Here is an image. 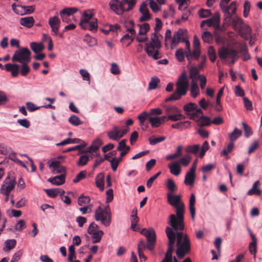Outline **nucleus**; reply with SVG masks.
<instances>
[{"instance_id": "f257e3e1", "label": "nucleus", "mask_w": 262, "mask_h": 262, "mask_svg": "<svg viewBox=\"0 0 262 262\" xmlns=\"http://www.w3.org/2000/svg\"><path fill=\"white\" fill-rule=\"evenodd\" d=\"M168 203L176 208V215L170 214L168 217V224L170 226V228L178 230H184V204L181 201L180 195H173L171 193L167 194Z\"/></svg>"}, {"instance_id": "f03ea898", "label": "nucleus", "mask_w": 262, "mask_h": 262, "mask_svg": "<svg viewBox=\"0 0 262 262\" xmlns=\"http://www.w3.org/2000/svg\"><path fill=\"white\" fill-rule=\"evenodd\" d=\"M183 230L173 229L175 239L177 238L176 254L179 259L183 258L190 252L191 249L190 239L187 234H184Z\"/></svg>"}, {"instance_id": "7ed1b4c3", "label": "nucleus", "mask_w": 262, "mask_h": 262, "mask_svg": "<svg viewBox=\"0 0 262 262\" xmlns=\"http://www.w3.org/2000/svg\"><path fill=\"white\" fill-rule=\"evenodd\" d=\"M176 86V91L170 97L165 99L166 102L179 100L182 96L186 95L188 89L189 82L185 72H183L179 77Z\"/></svg>"}, {"instance_id": "20e7f679", "label": "nucleus", "mask_w": 262, "mask_h": 262, "mask_svg": "<svg viewBox=\"0 0 262 262\" xmlns=\"http://www.w3.org/2000/svg\"><path fill=\"white\" fill-rule=\"evenodd\" d=\"M136 3V0H111L109 3L111 9L117 15L132 10Z\"/></svg>"}, {"instance_id": "39448f33", "label": "nucleus", "mask_w": 262, "mask_h": 262, "mask_svg": "<svg viewBox=\"0 0 262 262\" xmlns=\"http://www.w3.org/2000/svg\"><path fill=\"white\" fill-rule=\"evenodd\" d=\"M161 47V42L159 40L158 34L154 32L151 34L150 41L147 42L145 45V50L147 54L157 60L160 58L159 56V49Z\"/></svg>"}, {"instance_id": "423d86ee", "label": "nucleus", "mask_w": 262, "mask_h": 262, "mask_svg": "<svg viewBox=\"0 0 262 262\" xmlns=\"http://www.w3.org/2000/svg\"><path fill=\"white\" fill-rule=\"evenodd\" d=\"M93 14L91 10L84 12L79 23L80 27L84 30H89L95 32L97 30V19L93 17Z\"/></svg>"}, {"instance_id": "0eeeda50", "label": "nucleus", "mask_w": 262, "mask_h": 262, "mask_svg": "<svg viewBox=\"0 0 262 262\" xmlns=\"http://www.w3.org/2000/svg\"><path fill=\"white\" fill-rule=\"evenodd\" d=\"M111 212L108 206L102 209L99 206L95 211V219L97 221H101V224L108 227L111 223Z\"/></svg>"}, {"instance_id": "6e6552de", "label": "nucleus", "mask_w": 262, "mask_h": 262, "mask_svg": "<svg viewBox=\"0 0 262 262\" xmlns=\"http://www.w3.org/2000/svg\"><path fill=\"white\" fill-rule=\"evenodd\" d=\"M165 233L168 239V249L165 257L161 262H172V260L173 261L172 254L174 250L173 245L175 243V235L172 231V229L170 228L169 227H166Z\"/></svg>"}, {"instance_id": "1a4fd4ad", "label": "nucleus", "mask_w": 262, "mask_h": 262, "mask_svg": "<svg viewBox=\"0 0 262 262\" xmlns=\"http://www.w3.org/2000/svg\"><path fill=\"white\" fill-rule=\"evenodd\" d=\"M31 51L27 48H23L16 50L12 57L13 62H19L20 63L29 62L31 61Z\"/></svg>"}, {"instance_id": "9d476101", "label": "nucleus", "mask_w": 262, "mask_h": 262, "mask_svg": "<svg viewBox=\"0 0 262 262\" xmlns=\"http://www.w3.org/2000/svg\"><path fill=\"white\" fill-rule=\"evenodd\" d=\"M235 14L236 13L232 14V11L228 13V14H224V23L227 26H232L235 30H238L243 24V21L242 18Z\"/></svg>"}, {"instance_id": "9b49d317", "label": "nucleus", "mask_w": 262, "mask_h": 262, "mask_svg": "<svg viewBox=\"0 0 262 262\" xmlns=\"http://www.w3.org/2000/svg\"><path fill=\"white\" fill-rule=\"evenodd\" d=\"M140 233L146 237L147 249L150 251L154 250L156 242V234L153 228H143Z\"/></svg>"}, {"instance_id": "f8f14e48", "label": "nucleus", "mask_w": 262, "mask_h": 262, "mask_svg": "<svg viewBox=\"0 0 262 262\" xmlns=\"http://www.w3.org/2000/svg\"><path fill=\"white\" fill-rule=\"evenodd\" d=\"M218 53L220 58L222 59L227 58H232L231 62L232 64H234L236 60L237 52L233 49L222 48L219 50Z\"/></svg>"}, {"instance_id": "ddd939ff", "label": "nucleus", "mask_w": 262, "mask_h": 262, "mask_svg": "<svg viewBox=\"0 0 262 262\" xmlns=\"http://www.w3.org/2000/svg\"><path fill=\"white\" fill-rule=\"evenodd\" d=\"M230 0H221L220 3V7L224 13L228 14L230 12V10L232 11V14L236 13L237 10L236 2L235 1L232 2L230 5L228 4Z\"/></svg>"}, {"instance_id": "4468645a", "label": "nucleus", "mask_w": 262, "mask_h": 262, "mask_svg": "<svg viewBox=\"0 0 262 262\" xmlns=\"http://www.w3.org/2000/svg\"><path fill=\"white\" fill-rule=\"evenodd\" d=\"M49 167L52 168V172L54 174L63 173L66 174L65 167L60 165V162L57 160L52 161L49 165Z\"/></svg>"}, {"instance_id": "2eb2a0df", "label": "nucleus", "mask_w": 262, "mask_h": 262, "mask_svg": "<svg viewBox=\"0 0 262 262\" xmlns=\"http://www.w3.org/2000/svg\"><path fill=\"white\" fill-rule=\"evenodd\" d=\"M49 24L51 28L52 31L54 33V35H56L60 27V19L57 16L51 17L49 19Z\"/></svg>"}, {"instance_id": "dca6fc26", "label": "nucleus", "mask_w": 262, "mask_h": 262, "mask_svg": "<svg viewBox=\"0 0 262 262\" xmlns=\"http://www.w3.org/2000/svg\"><path fill=\"white\" fill-rule=\"evenodd\" d=\"M220 14L218 13H216L211 18L203 20L201 24V27L203 28L204 27L205 23H208L209 27L218 26L220 23Z\"/></svg>"}, {"instance_id": "f3484780", "label": "nucleus", "mask_w": 262, "mask_h": 262, "mask_svg": "<svg viewBox=\"0 0 262 262\" xmlns=\"http://www.w3.org/2000/svg\"><path fill=\"white\" fill-rule=\"evenodd\" d=\"M170 172L176 176H179L181 172V166L178 162L174 161L169 163L168 165Z\"/></svg>"}, {"instance_id": "a211bd4d", "label": "nucleus", "mask_w": 262, "mask_h": 262, "mask_svg": "<svg viewBox=\"0 0 262 262\" xmlns=\"http://www.w3.org/2000/svg\"><path fill=\"white\" fill-rule=\"evenodd\" d=\"M102 144V141L100 139H96L95 140L92 145L87 148L85 150H83L82 152H96L99 149L100 146Z\"/></svg>"}, {"instance_id": "6ab92c4d", "label": "nucleus", "mask_w": 262, "mask_h": 262, "mask_svg": "<svg viewBox=\"0 0 262 262\" xmlns=\"http://www.w3.org/2000/svg\"><path fill=\"white\" fill-rule=\"evenodd\" d=\"M241 33V36L246 39H247L251 35L252 29L251 27L246 24H243L238 29Z\"/></svg>"}, {"instance_id": "aec40b11", "label": "nucleus", "mask_w": 262, "mask_h": 262, "mask_svg": "<svg viewBox=\"0 0 262 262\" xmlns=\"http://www.w3.org/2000/svg\"><path fill=\"white\" fill-rule=\"evenodd\" d=\"M195 196L193 193L191 194L189 201V209L192 220L195 219Z\"/></svg>"}, {"instance_id": "412c9836", "label": "nucleus", "mask_w": 262, "mask_h": 262, "mask_svg": "<svg viewBox=\"0 0 262 262\" xmlns=\"http://www.w3.org/2000/svg\"><path fill=\"white\" fill-rule=\"evenodd\" d=\"M34 23L35 20L32 16L22 17L19 19L20 24L28 28H31L33 27Z\"/></svg>"}, {"instance_id": "4be33fe9", "label": "nucleus", "mask_w": 262, "mask_h": 262, "mask_svg": "<svg viewBox=\"0 0 262 262\" xmlns=\"http://www.w3.org/2000/svg\"><path fill=\"white\" fill-rule=\"evenodd\" d=\"M65 178V174L63 173L62 174L55 176L53 178H50L49 179L48 181L51 182L53 185L59 186L64 183Z\"/></svg>"}, {"instance_id": "5701e85b", "label": "nucleus", "mask_w": 262, "mask_h": 262, "mask_svg": "<svg viewBox=\"0 0 262 262\" xmlns=\"http://www.w3.org/2000/svg\"><path fill=\"white\" fill-rule=\"evenodd\" d=\"M195 179V172L188 171L185 176L184 183L186 185L192 187L193 186L194 181Z\"/></svg>"}, {"instance_id": "b1692460", "label": "nucleus", "mask_w": 262, "mask_h": 262, "mask_svg": "<svg viewBox=\"0 0 262 262\" xmlns=\"http://www.w3.org/2000/svg\"><path fill=\"white\" fill-rule=\"evenodd\" d=\"M200 49L193 48L192 52L191 51L186 53V57L189 62L193 59L198 60L200 56Z\"/></svg>"}, {"instance_id": "393cba45", "label": "nucleus", "mask_w": 262, "mask_h": 262, "mask_svg": "<svg viewBox=\"0 0 262 262\" xmlns=\"http://www.w3.org/2000/svg\"><path fill=\"white\" fill-rule=\"evenodd\" d=\"M183 30L179 29L174 33L173 38L171 41V46H177L182 40L183 37Z\"/></svg>"}, {"instance_id": "a878e982", "label": "nucleus", "mask_w": 262, "mask_h": 262, "mask_svg": "<svg viewBox=\"0 0 262 262\" xmlns=\"http://www.w3.org/2000/svg\"><path fill=\"white\" fill-rule=\"evenodd\" d=\"M182 149L183 146L182 145L178 146L176 152L174 154L167 155L165 159L167 161H170L181 156L182 155Z\"/></svg>"}, {"instance_id": "bb28decb", "label": "nucleus", "mask_w": 262, "mask_h": 262, "mask_svg": "<svg viewBox=\"0 0 262 262\" xmlns=\"http://www.w3.org/2000/svg\"><path fill=\"white\" fill-rule=\"evenodd\" d=\"M120 130L117 127H114L112 130L108 132L107 134L110 139L118 140L119 139V133Z\"/></svg>"}, {"instance_id": "cd10ccee", "label": "nucleus", "mask_w": 262, "mask_h": 262, "mask_svg": "<svg viewBox=\"0 0 262 262\" xmlns=\"http://www.w3.org/2000/svg\"><path fill=\"white\" fill-rule=\"evenodd\" d=\"M125 27L126 29V31L132 34V35H136V32L134 28L135 23L133 20H128L125 23Z\"/></svg>"}, {"instance_id": "c85d7f7f", "label": "nucleus", "mask_w": 262, "mask_h": 262, "mask_svg": "<svg viewBox=\"0 0 262 262\" xmlns=\"http://www.w3.org/2000/svg\"><path fill=\"white\" fill-rule=\"evenodd\" d=\"M91 201V199L88 196L81 194L78 198V204L80 206H88Z\"/></svg>"}, {"instance_id": "c756f323", "label": "nucleus", "mask_w": 262, "mask_h": 262, "mask_svg": "<svg viewBox=\"0 0 262 262\" xmlns=\"http://www.w3.org/2000/svg\"><path fill=\"white\" fill-rule=\"evenodd\" d=\"M259 182L258 181H256L254 182L253 184L252 187L251 189L249 190V191L247 192V194L249 195H251L253 194H256V195H260L261 194V190L257 188V186L259 184Z\"/></svg>"}, {"instance_id": "7c9ffc66", "label": "nucleus", "mask_w": 262, "mask_h": 262, "mask_svg": "<svg viewBox=\"0 0 262 262\" xmlns=\"http://www.w3.org/2000/svg\"><path fill=\"white\" fill-rule=\"evenodd\" d=\"M184 119H185V116L181 114V110L179 111V113L167 115V120H170L172 121H177Z\"/></svg>"}, {"instance_id": "2f4dec72", "label": "nucleus", "mask_w": 262, "mask_h": 262, "mask_svg": "<svg viewBox=\"0 0 262 262\" xmlns=\"http://www.w3.org/2000/svg\"><path fill=\"white\" fill-rule=\"evenodd\" d=\"M16 244V241L15 239H8L5 242V247L3 248V250L5 251H10L13 249Z\"/></svg>"}, {"instance_id": "473e14b6", "label": "nucleus", "mask_w": 262, "mask_h": 262, "mask_svg": "<svg viewBox=\"0 0 262 262\" xmlns=\"http://www.w3.org/2000/svg\"><path fill=\"white\" fill-rule=\"evenodd\" d=\"M198 123L200 126H208L210 125L211 121L208 117L202 115L198 120Z\"/></svg>"}, {"instance_id": "72a5a7b5", "label": "nucleus", "mask_w": 262, "mask_h": 262, "mask_svg": "<svg viewBox=\"0 0 262 262\" xmlns=\"http://www.w3.org/2000/svg\"><path fill=\"white\" fill-rule=\"evenodd\" d=\"M15 186L2 185L0 189L1 193L5 195H9L10 192L14 188Z\"/></svg>"}, {"instance_id": "f704fd0d", "label": "nucleus", "mask_w": 262, "mask_h": 262, "mask_svg": "<svg viewBox=\"0 0 262 262\" xmlns=\"http://www.w3.org/2000/svg\"><path fill=\"white\" fill-rule=\"evenodd\" d=\"M91 234L92 235V243L95 244L100 242L104 233L102 230H98L96 232Z\"/></svg>"}, {"instance_id": "c9c22d12", "label": "nucleus", "mask_w": 262, "mask_h": 262, "mask_svg": "<svg viewBox=\"0 0 262 262\" xmlns=\"http://www.w3.org/2000/svg\"><path fill=\"white\" fill-rule=\"evenodd\" d=\"M78 9L75 7H68L62 9L60 12V15H62V14L70 16L78 11Z\"/></svg>"}, {"instance_id": "e433bc0d", "label": "nucleus", "mask_w": 262, "mask_h": 262, "mask_svg": "<svg viewBox=\"0 0 262 262\" xmlns=\"http://www.w3.org/2000/svg\"><path fill=\"white\" fill-rule=\"evenodd\" d=\"M242 134L241 130L238 129L237 128H234V130L229 134V139L231 142H233L239 138Z\"/></svg>"}, {"instance_id": "4c0bfd02", "label": "nucleus", "mask_w": 262, "mask_h": 262, "mask_svg": "<svg viewBox=\"0 0 262 262\" xmlns=\"http://www.w3.org/2000/svg\"><path fill=\"white\" fill-rule=\"evenodd\" d=\"M30 48L35 53H38L43 49L44 47L42 43L32 42L30 43Z\"/></svg>"}, {"instance_id": "58836bf2", "label": "nucleus", "mask_w": 262, "mask_h": 262, "mask_svg": "<svg viewBox=\"0 0 262 262\" xmlns=\"http://www.w3.org/2000/svg\"><path fill=\"white\" fill-rule=\"evenodd\" d=\"M138 26L140 28L138 35H145L150 29V26L148 23L138 25Z\"/></svg>"}, {"instance_id": "ea45409f", "label": "nucleus", "mask_w": 262, "mask_h": 262, "mask_svg": "<svg viewBox=\"0 0 262 262\" xmlns=\"http://www.w3.org/2000/svg\"><path fill=\"white\" fill-rule=\"evenodd\" d=\"M191 95L192 97L195 98L199 94L200 91L199 86L197 83L194 81H192L191 86Z\"/></svg>"}, {"instance_id": "a19ab883", "label": "nucleus", "mask_w": 262, "mask_h": 262, "mask_svg": "<svg viewBox=\"0 0 262 262\" xmlns=\"http://www.w3.org/2000/svg\"><path fill=\"white\" fill-rule=\"evenodd\" d=\"M190 125V122L189 121H181L178 123L173 124L171 127L176 129H182L183 127H187Z\"/></svg>"}, {"instance_id": "79ce46f5", "label": "nucleus", "mask_w": 262, "mask_h": 262, "mask_svg": "<svg viewBox=\"0 0 262 262\" xmlns=\"http://www.w3.org/2000/svg\"><path fill=\"white\" fill-rule=\"evenodd\" d=\"M197 108V105L194 103H189L185 105L183 107L184 110L186 112L187 115L190 114V112L194 111Z\"/></svg>"}, {"instance_id": "37998d69", "label": "nucleus", "mask_w": 262, "mask_h": 262, "mask_svg": "<svg viewBox=\"0 0 262 262\" xmlns=\"http://www.w3.org/2000/svg\"><path fill=\"white\" fill-rule=\"evenodd\" d=\"M199 70L196 67H192L189 70L190 78L192 79V81L194 80L199 79Z\"/></svg>"}, {"instance_id": "c03bdc74", "label": "nucleus", "mask_w": 262, "mask_h": 262, "mask_svg": "<svg viewBox=\"0 0 262 262\" xmlns=\"http://www.w3.org/2000/svg\"><path fill=\"white\" fill-rule=\"evenodd\" d=\"M69 122L73 125L78 126L82 124V121L77 116L73 115L68 120Z\"/></svg>"}, {"instance_id": "a18cd8bd", "label": "nucleus", "mask_w": 262, "mask_h": 262, "mask_svg": "<svg viewBox=\"0 0 262 262\" xmlns=\"http://www.w3.org/2000/svg\"><path fill=\"white\" fill-rule=\"evenodd\" d=\"M83 40L90 47H93L97 44V40L95 38L91 37L88 34L85 35Z\"/></svg>"}, {"instance_id": "49530a36", "label": "nucleus", "mask_w": 262, "mask_h": 262, "mask_svg": "<svg viewBox=\"0 0 262 262\" xmlns=\"http://www.w3.org/2000/svg\"><path fill=\"white\" fill-rule=\"evenodd\" d=\"M159 82L160 79L157 77H152L148 84V89H156L157 88L158 84Z\"/></svg>"}, {"instance_id": "de8ad7c7", "label": "nucleus", "mask_w": 262, "mask_h": 262, "mask_svg": "<svg viewBox=\"0 0 262 262\" xmlns=\"http://www.w3.org/2000/svg\"><path fill=\"white\" fill-rule=\"evenodd\" d=\"M166 137L164 136L156 138L154 136H152L149 138V142L150 145H155L164 141Z\"/></svg>"}, {"instance_id": "09e8293b", "label": "nucleus", "mask_w": 262, "mask_h": 262, "mask_svg": "<svg viewBox=\"0 0 262 262\" xmlns=\"http://www.w3.org/2000/svg\"><path fill=\"white\" fill-rule=\"evenodd\" d=\"M167 188L171 192H174L177 189V187L174 182L171 179H168L166 183Z\"/></svg>"}, {"instance_id": "8fccbe9b", "label": "nucleus", "mask_w": 262, "mask_h": 262, "mask_svg": "<svg viewBox=\"0 0 262 262\" xmlns=\"http://www.w3.org/2000/svg\"><path fill=\"white\" fill-rule=\"evenodd\" d=\"M191 161V157L188 155H185L184 157L181 158L178 161L179 165L184 166H187Z\"/></svg>"}, {"instance_id": "3c124183", "label": "nucleus", "mask_w": 262, "mask_h": 262, "mask_svg": "<svg viewBox=\"0 0 262 262\" xmlns=\"http://www.w3.org/2000/svg\"><path fill=\"white\" fill-rule=\"evenodd\" d=\"M202 38L203 40L207 43H210L213 40L211 33L208 31L204 32L202 35Z\"/></svg>"}, {"instance_id": "603ef678", "label": "nucleus", "mask_w": 262, "mask_h": 262, "mask_svg": "<svg viewBox=\"0 0 262 262\" xmlns=\"http://www.w3.org/2000/svg\"><path fill=\"white\" fill-rule=\"evenodd\" d=\"M15 185L16 182L15 180V178L13 176L11 175V174H9L7 177L5 179V181L3 182V185Z\"/></svg>"}, {"instance_id": "864d4df0", "label": "nucleus", "mask_w": 262, "mask_h": 262, "mask_svg": "<svg viewBox=\"0 0 262 262\" xmlns=\"http://www.w3.org/2000/svg\"><path fill=\"white\" fill-rule=\"evenodd\" d=\"M165 111L167 114L168 115H172L176 113H179V111H180L177 107L171 105H167L165 106Z\"/></svg>"}, {"instance_id": "5fc2aeb1", "label": "nucleus", "mask_w": 262, "mask_h": 262, "mask_svg": "<svg viewBox=\"0 0 262 262\" xmlns=\"http://www.w3.org/2000/svg\"><path fill=\"white\" fill-rule=\"evenodd\" d=\"M12 8L13 11L17 14L20 15H23V11L24 8L23 6L16 5V4H13L12 5Z\"/></svg>"}, {"instance_id": "6e6d98bb", "label": "nucleus", "mask_w": 262, "mask_h": 262, "mask_svg": "<svg viewBox=\"0 0 262 262\" xmlns=\"http://www.w3.org/2000/svg\"><path fill=\"white\" fill-rule=\"evenodd\" d=\"M185 55V52L184 53L183 49L182 48L177 50L175 54L177 60L180 62H182L184 60Z\"/></svg>"}, {"instance_id": "4d7b16f0", "label": "nucleus", "mask_w": 262, "mask_h": 262, "mask_svg": "<svg viewBox=\"0 0 262 262\" xmlns=\"http://www.w3.org/2000/svg\"><path fill=\"white\" fill-rule=\"evenodd\" d=\"M208 55L210 60L212 62L215 61L216 58V53L214 49L212 46H210L208 49Z\"/></svg>"}, {"instance_id": "13d9d810", "label": "nucleus", "mask_w": 262, "mask_h": 262, "mask_svg": "<svg viewBox=\"0 0 262 262\" xmlns=\"http://www.w3.org/2000/svg\"><path fill=\"white\" fill-rule=\"evenodd\" d=\"M121 161V158H113L112 159H111V161H110L111 167L113 171H116L117 170V167L118 166L119 163Z\"/></svg>"}, {"instance_id": "bf43d9fd", "label": "nucleus", "mask_w": 262, "mask_h": 262, "mask_svg": "<svg viewBox=\"0 0 262 262\" xmlns=\"http://www.w3.org/2000/svg\"><path fill=\"white\" fill-rule=\"evenodd\" d=\"M28 62L21 63L22 64L20 69V74L22 76H26L30 72V68L28 66Z\"/></svg>"}, {"instance_id": "052dcab7", "label": "nucleus", "mask_w": 262, "mask_h": 262, "mask_svg": "<svg viewBox=\"0 0 262 262\" xmlns=\"http://www.w3.org/2000/svg\"><path fill=\"white\" fill-rule=\"evenodd\" d=\"M45 191L48 196L53 198L56 197L59 194L58 188L45 189Z\"/></svg>"}, {"instance_id": "680f3d73", "label": "nucleus", "mask_w": 262, "mask_h": 262, "mask_svg": "<svg viewBox=\"0 0 262 262\" xmlns=\"http://www.w3.org/2000/svg\"><path fill=\"white\" fill-rule=\"evenodd\" d=\"M200 149L199 145H189L186 148V151L189 153L196 154Z\"/></svg>"}, {"instance_id": "e2e57ef3", "label": "nucleus", "mask_w": 262, "mask_h": 262, "mask_svg": "<svg viewBox=\"0 0 262 262\" xmlns=\"http://www.w3.org/2000/svg\"><path fill=\"white\" fill-rule=\"evenodd\" d=\"M243 126L245 136L246 138H249L252 135V131L250 126H249L245 122H242Z\"/></svg>"}, {"instance_id": "0e129e2a", "label": "nucleus", "mask_w": 262, "mask_h": 262, "mask_svg": "<svg viewBox=\"0 0 262 262\" xmlns=\"http://www.w3.org/2000/svg\"><path fill=\"white\" fill-rule=\"evenodd\" d=\"M240 53L242 54V57L244 60L246 61L250 58V56L246 47H244L241 48Z\"/></svg>"}, {"instance_id": "69168bd1", "label": "nucleus", "mask_w": 262, "mask_h": 262, "mask_svg": "<svg viewBox=\"0 0 262 262\" xmlns=\"http://www.w3.org/2000/svg\"><path fill=\"white\" fill-rule=\"evenodd\" d=\"M234 143L230 142L226 148H225L221 152V155H228L233 149Z\"/></svg>"}, {"instance_id": "338daca9", "label": "nucleus", "mask_w": 262, "mask_h": 262, "mask_svg": "<svg viewBox=\"0 0 262 262\" xmlns=\"http://www.w3.org/2000/svg\"><path fill=\"white\" fill-rule=\"evenodd\" d=\"M199 16L201 18H206L211 15V13L209 10L201 9L199 11Z\"/></svg>"}, {"instance_id": "774afa93", "label": "nucleus", "mask_w": 262, "mask_h": 262, "mask_svg": "<svg viewBox=\"0 0 262 262\" xmlns=\"http://www.w3.org/2000/svg\"><path fill=\"white\" fill-rule=\"evenodd\" d=\"M149 121L152 127H159L161 124V122H160L158 117H151L149 119Z\"/></svg>"}]
</instances>
